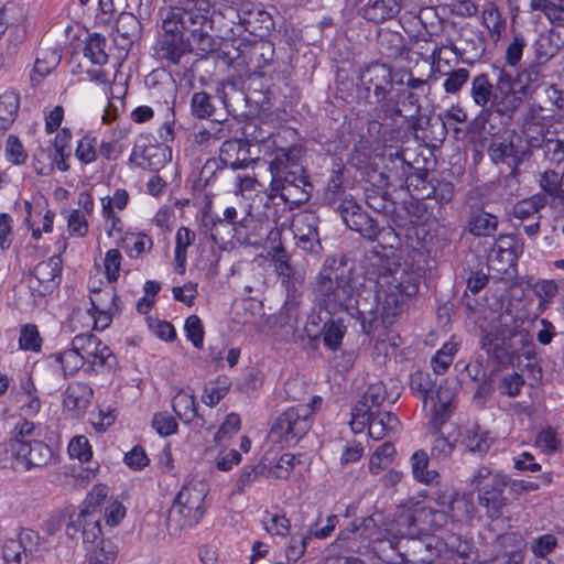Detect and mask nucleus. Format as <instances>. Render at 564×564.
<instances>
[{
	"instance_id": "1",
	"label": "nucleus",
	"mask_w": 564,
	"mask_h": 564,
	"mask_svg": "<svg viewBox=\"0 0 564 564\" xmlns=\"http://www.w3.org/2000/svg\"><path fill=\"white\" fill-rule=\"evenodd\" d=\"M161 14L163 34L158 40L155 55L163 66H174L177 76L186 77L192 73L189 55L194 47L200 56H207L217 51V41L209 30L175 6Z\"/></svg>"
},
{
	"instance_id": "2",
	"label": "nucleus",
	"mask_w": 564,
	"mask_h": 564,
	"mask_svg": "<svg viewBox=\"0 0 564 564\" xmlns=\"http://www.w3.org/2000/svg\"><path fill=\"white\" fill-rule=\"evenodd\" d=\"M367 273L376 282L377 297L383 308L395 315L406 299L415 296L424 271L413 263H399L394 256L371 251L367 257Z\"/></svg>"
},
{
	"instance_id": "3",
	"label": "nucleus",
	"mask_w": 564,
	"mask_h": 564,
	"mask_svg": "<svg viewBox=\"0 0 564 564\" xmlns=\"http://www.w3.org/2000/svg\"><path fill=\"white\" fill-rule=\"evenodd\" d=\"M257 19L251 18L238 22V26L243 25L245 31L254 34L260 40L253 43L243 41H226L217 47V58L225 65L231 67H253L263 68L271 64L274 57V44L271 41L263 40L274 28V21L268 12L259 11Z\"/></svg>"
},
{
	"instance_id": "4",
	"label": "nucleus",
	"mask_w": 564,
	"mask_h": 564,
	"mask_svg": "<svg viewBox=\"0 0 564 564\" xmlns=\"http://www.w3.org/2000/svg\"><path fill=\"white\" fill-rule=\"evenodd\" d=\"M357 282L346 260L327 257L316 276V297L327 311H344L355 300Z\"/></svg>"
},
{
	"instance_id": "5",
	"label": "nucleus",
	"mask_w": 564,
	"mask_h": 564,
	"mask_svg": "<svg viewBox=\"0 0 564 564\" xmlns=\"http://www.w3.org/2000/svg\"><path fill=\"white\" fill-rule=\"evenodd\" d=\"M470 486L477 492L478 505L490 521L502 518L512 497L509 494V476L502 471H492L488 466H479L470 479Z\"/></svg>"
},
{
	"instance_id": "6",
	"label": "nucleus",
	"mask_w": 564,
	"mask_h": 564,
	"mask_svg": "<svg viewBox=\"0 0 564 564\" xmlns=\"http://www.w3.org/2000/svg\"><path fill=\"white\" fill-rule=\"evenodd\" d=\"M301 158L302 148L300 145L279 148L272 153V159L269 162L271 174L269 197H276V194L281 193V184L284 187H292L297 183L307 186L310 176L305 174Z\"/></svg>"
},
{
	"instance_id": "7",
	"label": "nucleus",
	"mask_w": 564,
	"mask_h": 564,
	"mask_svg": "<svg viewBox=\"0 0 564 564\" xmlns=\"http://www.w3.org/2000/svg\"><path fill=\"white\" fill-rule=\"evenodd\" d=\"M207 492V485L203 481L186 482L169 511L170 524L175 523L180 529L196 525L205 513L204 501Z\"/></svg>"
},
{
	"instance_id": "8",
	"label": "nucleus",
	"mask_w": 564,
	"mask_h": 564,
	"mask_svg": "<svg viewBox=\"0 0 564 564\" xmlns=\"http://www.w3.org/2000/svg\"><path fill=\"white\" fill-rule=\"evenodd\" d=\"M357 79V97L370 106L387 101L393 90L392 67L386 63L376 61L366 64Z\"/></svg>"
},
{
	"instance_id": "9",
	"label": "nucleus",
	"mask_w": 564,
	"mask_h": 564,
	"mask_svg": "<svg viewBox=\"0 0 564 564\" xmlns=\"http://www.w3.org/2000/svg\"><path fill=\"white\" fill-rule=\"evenodd\" d=\"M344 224L358 232L362 238L375 241L383 235L391 248L399 245V237L392 227H380L378 221L370 217L352 196L346 197L343 203L333 209Z\"/></svg>"
},
{
	"instance_id": "10",
	"label": "nucleus",
	"mask_w": 564,
	"mask_h": 564,
	"mask_svg": "<svg viewBox=\"0 0 564 564\" xmlns=\"http://www.w3.org/2000/svg\"><path fill=\"white\" fill-rule=\"evenodd\" d=\"M500 99H495V105L481 108L479 113L468 122L467 133L481 134L482 132L498 138L497 135L513 121L514 113L519 109L516 99L510 100L500 91Z\"/></svg>"
},
{
	"instance_id": "11",
	"label": "nucleus",
	"mask_w": 564,
	"mask_h": 564,
	"mask_svg": "<svg viewBox=\"0 0 564 564\" xmlns=\"http://www.w3.org/2000/svg\"><path fill=\"white\" fill-rule=\"evenodd\" d=\"M105 497V488H94L89 495L94 502L90 501L89 507H85L77 514L69 517L66 525V535L69 540L78 542L82 539L85 544H88L99 539L102 534L100 525L101 516L97 507Z\"/></svg>"
},
{
	"instance_id": "12",
	"label": "nucleus",
	"mask_w": 564,
	"mask_h": 564,
	"mask_svg": "<svg viewBox=\"0 0 564 564\" xmlns=\"http://www.w3.org/2000/svg\"><path fill=\"white\" fill-rule=\"evenodd\" d=\"M312 410L308 405L290 406L278 415L270 435L290 446L302 440L312 426Z\"/></svg>"
},
{
	"instance_id": "13",
	"label": "nucleus",
	"mask_w": 564,
	"mask_h": 564,
	"mask_svg": "<svg viewBox=\"0 0 564 564\" xmlns=\"http://www.w3.org/2000/svg\"><path fill=\"white\" fill-rule=\"evenodd\" d=\"M543 79L541 65L532 63L513 75L509 69L500 68V91L507 98L516 99L519 108L524 99L531 97L541 86Z\"/></svg>"
},
{
	"instance_id": "14",
	"label": "nucleus",
	"mask_w": 564,
	"mask_h": 564,
	"mask_svg": "<svg viewBox=\"0 0 564 564\" xmlns=\"http://www.w3.org/2000/svg\"><path fill=\"white\" fill-rule=\"evenodd\" d=\"M24 20L22 7L14 2L0 1V41L3 43L8 58L17 55L26 39Z\"/></svg>"
},
{
	"instance_id": "15",
	"label": "nucleus",
	"mask_w": 564,
	"mask_h": 564,
	"mask_svg": "<svg viewBox=\"0 0 564 564\" xmlns=\"http://www.w3.org/2000/svg\"><path fill=\"white\" fill-rule=\"evenodd\" d=\"M375 160H379L381 164L378 170L379 186L404 189L406 175L413 170V164L405 158V150L387 147Z\"/></svg>"
},
{
	"instance_id": "16",
	"label": "nucleus",
	"mask_w": 564,
	"mask_h": 564,
	"mask_svg": "<svg viewBox=\"0 0 564 564\" xmlns=\"http://www.w3.org/2000/svg\"><path fill=\"white\" fill-rule=\"evenodd\" d=\"M487 153L494 164L518 169L531 158L529 138L524 140L516 131H512L509 137L492 138Z\"/></svg>"
},
{
	"instance_id": "17",
	"label": "nucleus",
	"mask_w": 564,
	"mask_h": 564,
	"mask_svg": "<svg viewBox=\"0 0 564 564\" xmlns=\"http://www.w3.org/2000/svg\"><path fill=\"white\" fill-rule=\"evenodd\" d=\"M72 346L80 352L84 361L88 362L96 373L110 372L117 367L116 355L94 334L76 335Z\"/></svg>"
},
{
	"instance_id": "18",
	"label": "nucleus",
	"mask_w": 564,
	"mask_h": 564,
	"mask_svg": "<svg viewBox=\"0 0 564 564\" xmlns=\"http://www.w3.org/2000/svg\"><path fill=\"white\" fill-rule=\"evenodd\" d=\"M62 270L61 254H54L33 268L29 279V289L34 301L52 294L58 288L62 281Z\"/></svg>"
},
{
	"instance_id": "19",
	"label": "nucleus",
	"mask_w": 564,
	"mask_h": 564,
	"mask_svg": "<svg viewBox=\"0 0 564 564\" xmlns=\"http://www.w3.org/2000/svg\"><path fill=\"white\" fill-rule=\"evenodd\" d=\"M518 248L516 243L500 237L487 256L488 269L498 274L501 281H513L518 276Z\"/></svg>"
},
{
	"instance_id": "20",
	"label": "nucleus",
	"mask_w": 564,
	"mask_h": 564,
	"mask_svg": "<svg viewBox=\"0 0 564 564\" xmlns=\"http://www.w3.org/2000/svg\"><path fill=\"white\" fill-rule=\"evenodd\" d=\"M318 225L319 219L314 213L297 215L293 224L296 247L315 258H319L323 252Z\"/></svg>"
},
{
	"instance_id": "21",
	"label": "nucleus",
	"mask_w": 564,
	"mask_h": 564,
	"mask_svg": "<svg viewBox=\"0 0 564 564\" xmlns=\"http://www.w3.org/2000/svg\"><path fill=\"white\" fill-rule=\"evenodd\" d=\"M503 354L506 358L500 360V366L512 365L514 359L524 357L527 360H536V347L533 337L524 328L513 329L506 334L503 330Z\"/></svg>"
},
{
	"instance_id": "22",
	"label": "nucleus",
	"mask_w": 564,
	"mask_h": 564,
	"mask_svg": "<svg viewBox=\"0 0 564 564\" xmlns=\"http://www.w3.org/2000/svg\"><path fill=\"white\" fill-rule=\"evenodd\" d=\"M11 456L19 465L30 470L34 467H44L53 458L52 448L42 441L35 440L29 444H15Z\"/></svg>"
},
{
	"instance_id": "23",
	"label": "nucleus",
	"mask_w": 564,
	"mask_h": 564,
	"mask_svg": "<svg viewBox=\"0 0 564 564\" xmlns=\"http://www.w3.org/2000/svg\"><path fill=\"white\" fill-rule=\"evenodd\" d=\"M94 390L87 383L70 382L63 392L62 405L72 417L78 419L85 414L91 403Z\"/></svg>"
},
{
	"instance_id": "24",
	"label": "nucleus",
	"mask_w": 564,
	"mask_h": 564,
	"mask_svg": "<svg viewBox=\"0 0 564 564\" xmlns=\"http://www.w3.org/2000/svg\"><path fill=\"white\" fill-rule=\"evenodd\" d=\"M380 301L376 294L373 295V301L368 302L357 289L355 300L344 311L360 323L362 333L369 335L378 322V302Z\"/></svg>"
},
{
	"instance_id": "25",
	"label": "nucleus",
	"mask_w": 564,
	"mask_h": 564,
	"mask_svg": "<svg viewBox=\"0 0 564 564\" xmlns=\"http://www.w3.org/2000/svg\"><path fill=\"white\" fill-rule=\"evenodd\" d=\"M345 164L340 158L333 160L332 169L327 178V183L324 189L323 202L325 205L334 209L338 204L343 203L346 197L351 196L346 194L344 186L345 182Z\"/></svg>"
},
{
	"instance_id": "26",
	"label": "nucleus",
	"mask_w": 564,
	"mask_h": 564,
	"mask_svg": "<svg viewBox=\"0 0 564 564\" xmlns=\"http://www.w3.org/2000/svg\"><path fill=\"white\" fill-rule=\"evenodd\" d=\"M496 83H491L487 74L476 75L470 83V97L474 104L480 108L495 105V99H500V68H496Z\"/></svg>"
},
{
	"instance_id": "27",
	"label": "nucleus",
	"mask_w": 564,
	"mask_h": 564,
	"mask_svg": "<svg viewBox=\"0 0 564 564\" xmlns=\"http://www.w3.org/2000/svg\"><path fill=\"white\" fill-rule=\"evenodd\" d=\"M498 216L485 210L481 206H470L464 231L474 237H490L498 229Z\"/></svg>"
},
{
	"instance_id": "28",
	"label": "nucleus",
	"mask_w": 564,
	"mask_h": 564,
	"mask_svg": "<svg viewBox=\"0 0 564 564\" xmlns=\"http://www.w3.org/2000/svg\"><path fill=\"white\" fill-rule=\"evenodd\" d=\"M249 140L234 139L225 141L220 148V160L232 170L247 169L256 161L250 158Z\"/></svg>"
},
{
	"instance_id": "29",
	"label": "nucleus",
	"mask_w": 564,
	"mask_h": 564,
	"mask_svg": "<svg viewBox=\"0 0 564 564\" xmlns=\"http://www.w3.org/2000/svg\"><path fill=\"white\" fill-rule=\"evenodd\" d=\"M118 296L115 292L98 291L90 297V308L88 313L94 318V327L97 330H105L112 322L111 307L107 305V302L111 306H116Z\"/></svg>"
},
{
	"instance_id": "30",
	"label": "nucleus",
	"mask_w": 564,
	"mask_h": 564,
	"mask_svg": "<svg viewBox=\"0 0 564 564\" xmlns=\"http://www.w3.org/2000/svg\"><path fill=\"white\" fill-rule=\"evenodd\" d=\"M494 442L495 437L491 436L490 432L478 423L467 426L460 433V445L464 446L467 452L478 457H484Z\"/></svg>"
},
{
	"instance_id": "31",
	"label": "nucleus",
	"mask_w": 564,
	"mask_h": 564,
	"mask_svg": "<svg viewBox=\"0 0 564 564\" xmlns=\"http://www.w3.org/2000/svg\"><path fill=\"white\" fill-rule=\"evenodd\" d=\"M401 10L398 0H368L358 13L368 22L380 24L394 19Z\"/></svg>"
},
{
	"instance_id": "32",
	"label": "nucleus",
	"mask_w": 564,
	"mask_h": 564,
	"mask_svg": "<svg viewBox=\"0 0 564 564\" xmlns=\"http://www.w3.org/2000/svg\"><path fill=\"white\" fill-rule=\"evenodd\" d=\"M61 54L53 47H40L30 76L32 84H39L61 63Z\"/></svg>"
},
{
	"instance_id": "33",
	"label": "nucleus",
	"mask_w": 564,
	"mask_h": 564,
	"mask_svg": "<svg viewBox=\"0 0 564 564\" xmlns=\"http://www.w3.org/2000/svg\"><path fill=\"white\" fill-rule=\"evenodd\" d=\"M539 185L541 192L538 194H545V198H551V204L564 205V187L563 176L554 170H546L540 174Z\"/></svg>"
},
{
	"instance_id": "34",
	"label": "nucleus",
	"mask_w": 564,
	"mask_h": 564,
	"mask_svg": "<svg viewBox=\"0 0 564 564\" xmlns=\"http://www.w3.org/2000/svg\"><path fill=\"white\" fill-rule=\"evenodd\" d=\"M529 145L531 153L533 150H541L543 156L552 163L560 164L564 161V143L558 139L541 137H530Z\"/></svg>"
},
{
	"instance_id": "35",
	"label": "nucleus",
	"mask_w": 564,
	"mask_h": 564,
	"mask_svg": "<svg viewBox=\"0 0 564 564\" xmlns=\"http://www.w3.org/2000/svg\"><path fill=\"white\" fill-rule=\"evenodd\" d=\"M481 349L486 351L487 356L500 366V360L506 358L503 354V329L500 327H490L485 330L480 338Z\"/></svg>"
},
{
	"instance_id": "36",
	"label": "nucleus",
	"mask_w": 564,
	"mask_h": 564,
	"mask_svg": "<svg viewBox=\"0 0 564 564\" xmlns=\"http://www.w3.org/2000/svg\"><path fill=\"white\" fill-rule=\"evenodd\" d=\"M423 513L424 509L402 513L397 521L399 535L411 540L427 535L426 530L419 525V520Z\"/></svg>"
},
{
	"instance_id": "37",
	"label": "nucleus",
	"mask_w": 564,
	"mask_h": 564,
	"mask_svg": "<svg viewBox=\"0 0 564 564\" xmlns=\"http://www.w3.org/2000/svg\"><path fill=\"white\" fill-rule=\"evenodd\" d=\"M421 95L416 91H412L410 89H399L397 93V101L399 106L402 108V111H406L409 115H404L412 127V129H416V126L420 121L421 115V104H420Z\"/></svg>"
},
{
	"instance_id": "38",
	"label": "nucleus",
	"mask_w": 564,
	"mask_h": 564,
	"mask_svg": "<svg viewBox=\"0 0 564 564\" xmlns=\"http://www.w3.org/2000/svg\"><path fill=\"white\" fill-rule=\"evenodd\" d=\"M195 232L187 227H181L175 236V250H174V260H175V271L178 274H184L186 270V260H187V248L194 243L195 241Z\"/></svg>"
},
{
	"instance_id": "39",
	"label": "nucleus",
	"mask_w": 564,
	"mask_h": 564,
	"mask_svg": "<svg viewBox=\"0 0 564 564\" xmlns=\"http://www.w3.org/2000/svg\"><path fill=\"white\" fill-rule=\"evenodd\" d=\"M549 204L545 194H534L528 198L517 202L511 210L516 219L525 220L534 217Z\"/></svg>"
},
{
	"instance_id": "40",
	"label": "nucleus",
	"mask_w": 564,
	"mask_h": 564,
	"mask_svg": "<svg viewBox=\"0 0 564 564\" xmlns=\"http://www.w3.org/2000/svg\"><path fill=\"white\" fill-rule=\"evenodd\" d=\"M281 193L276 194L291 209L299 208L303 204L307 203L314 191V185L307 180V186H302L301 183L295 184L292 187H284L280 185Z\"/></svg>"
},
{
	"instance_id": "41",
	"label": "nucleus",
	"mask_w": 564,
	"mask_h": 564,
	"mask_svg": "<svg viewBox=\"0 0 564 564\" xmlns=\"http://www.w3.org/2000/svg\"><path fill=\"white\" fill-rule=\"evenodd\" d=\"M430 459L423 449L416 451L411 457L413 477L425 485L437 484L440 474L436 470H429Z\"/></svg>"
},
{
	"instance_id": "42",
	"label": "nucleus",
	"mask_w": 564,
	"mask_h": 564,
	"mask_svg": "<svg viewBox=\"0 0 564 564\" xmlns=\"http://www.w3.org/2000/svg\"><path fill=\"white\" fill-rule=\"evenodd\" d=\"M20 108V96L8 90L0 96V128L7 130L14 122Z\"/></svg>"
},
{
	"instance_id": "43",
	"label": "nucleus",
	"mask_w": 564,
	"mask_h": 564,
	"mask_svg": "<svg viewBox=\"0 0 564 564\" xmlns=\"http://www.w3.org/2000/svg\"><path fill=\"white\" fill-rule=\"evenodd\" d=\"M347 327L341 318L332 317L324 324L322 334L325 348L336 351L340 348Z\"/></svg>"
},
{
	"instance_id": "44",
	"label": "nucleus",
	"mask_w": 564,
	"mask_h": 564,
	"mask_svg": "<svg viewBox=\"0 0 564 564\" xmlns=\"http://www.w3.org/2000/svg\"><path fill=\"white\" fill-rule=\"evenodd\" d=\"M376 530L375 520L364 518L359 523L352 521L347 528L340 530L337 540L340 542H348L355 539L371 540L372 531Z\"/></svg>"
},
{
	"instance_id": "45",
	"label": "nucleus",
	"mask_w": 564,
	"mask_h": 564,
	"mask_svg": "<svg viewBox=\"0 0 564 564\" xmlns=\"http://www.w3.org/2000/svg\"><path fill=\"white\" fill-rule=\"evenodd\" d=\"M50 359H53L54 365L63 371L64 377L76 373L85 364L80 352L73 346L70 349L50 356Z\"/></svg>"
},
{
	"instance_id": "46",
	"label": "nucleus",
	"mask_w": 564,
	"mask_h": 564,
	"mask_svg": "<svg viewBox=\"0 0 564 564\" xmlns=\"http://www.w3.org/2000/svg\"><path fill=\"white\" fill-rule=\"evenodd\" d=\"M406 177L404 189L414 192L417 196H421V198H424L423 194H426L435 178L426 167H416L414 165Z\"/></svg>"
},
{
	"instance_id": "47",
	"label": "nucleus",
	"mask_w": 564,
	"mask_h": 564,
	"mask_svg": "<svg viewBox=\"0 0 564 564\" xmlns=\"http://www.w3.org/2000/svg\"><path fill=\"white\" fill-rule=\"evenodd\" d=\"M107 40L99 33H91L88 35L84 55L89 58L93 64L105 65L107 64L109 56L106 53Z\"/></svg>"
},
{
	"instance_id": "48",
	"label": "nucleus",
	"mask_w": 564,
	"mask_h": 564,
	"mask_svg": "<svg viewBox=\"0 0 564 564\" xmlns=\"http://www.w3.org/2000/svg\"><path fill=\"white\" fill-rule=\"evenodd\" d=\"M311 540L312 539L307 531L293 533L284 547L285 561L289 564H299L304 556Z\"/></svg>"
},
{
	"instance_id": "49",
	"label": "nucleus",
	"mask_w": 564,
	"mask_h": 564,
	"mask_svg": "<svg viewBox=\"0 0 564 564\" xmlns=\"http://www.w3.org/2000/svg\"><path fill=\"white\" fill-rule=\"evenodd\" d=\"M237 210L235 207H227L224 212V218L213 217L206 215L203 219V224L207 230L210 231V237L217 241V237L220 234V228L226 227V221L232 225L234 229L237 230V226L245 227V220L236 221Z\"/></svg>"
},
{
	"instance_id": "50",
	"label": "nucleus",
	"mask_w": 564,
	"mask_h": 564,
	"mask_svg": "<svg viewBox=\"0 0 564 564\" xmlns=\"http://www.w3.org/2000/svg\"><path fill=\"white\" fill-rule=\"evenodd\" d=\"M34 423L25 419L20 420L11 432L10 440L4 444V451L13 455V447L15 444H29L34 442Z\"/></svg>"
},
{
	"instance_id": "51",
	"label": "nucleus",
	"mask_w": 564,
	"mask_h": 564,
	"mask_svg": "<svg viewBox=\"0 0 564 564\" xmlns=\"http://www.w3.org/2000/svg\"><path fill=\"white\" fill-rule=\"evenodd\" d=\"M116 32L127 44H131L140 36L141 23L134 14L122 12L116 21Z\"/></svg>"
},
{
	"instance_id": "52",
	"label": "nucleus",
	"mask_w": 564,
	"mask_h": 564,
	"mask_svg": "<svg viewBox=\"0 0 564 564\" xmlns=\"http://www.w3.org/2000/svg\"><path fill=\"white\" fill-rule=\"evenodd\" d=\"M231 382L228 377H218L205 384L202 401L208 405L214 406L228 393Z\"/></svg>"
},
{
	"instance_id": "53",
	"label": "nucleus",
	"mask_w": 564,
	"mask_h": 564,
	"mask_svg": "<svg viewBox=\"0 0 564 564\" xmlns=\"http://www.w3.org/2000/svg\"><path fill=\"white\" fill-rule=\"evenodd\" d=\"M175 414L185 423H191L197 416V402L193 394L177 393L173 399Z\"/></svg>"
},
{
	"instance_id": "54",
	"label": "nucleus",
	"mask_w": 564,
	"mask_h": 564,
	"mask_svg": "<svg viewBox=\"0 0 564 564\" xmlns=\"http://www.w3.org/2000/svg\"><path fill=\"white\" fill-rule=\"evenodd\" d=\"M435 382L432 375L427 371L417 370L410 376V389L426 405L431 394H433Z\"/></svg>"
},
{
	"instance_id": "55",
	"label": "nucleus",
	"mask_w": 564,
	"mask_h": 564,
	"mask_svg": "<svg viewBox=\"0 0 564 564\" xmlns=\"http://www.w3.org/2000/svg\"><path fill=\"white\" fill-rule=\"evenodd\" d=\"M216 107L213 97L206 91H195L191 97V113L196 119H209L214 116Z\"/></svg>"
},
{
	"instance_id": "56",
	"label": "nucleus",
	"mask_w": 564,
	"mask_h": 564,
	"mask_svg": "<svg viewBox=\"0 0 564 564\" xmlns=\"http://www.w3.org/2000/svg\"><path fill=\"white\" fill-rule=\"evenodd\" d=\"M334 311H327L323 307L318 312H312L307 316L306 324L304 326V332L310 340H318L323 334L324 324L328 322L333 316Z\"/></svg>"
},
{
	"instance_id": "57",
	"label": "nucleus",
	"mask_w": 564,
	"mask_h": 564,
	"mask_svg": "<svg viewBox=\"0 0 564 564\" xmlns=\"http://www.w3.org/2000/svg\"><path fill=\"white\" fill-rule=\"evenodd\" d=\"M262 523L265 531L272 535L285 538L290 534L291 522L284 512L271 513L265 511Z\"/></svg>"
},
{
	"instance_id": "58",
	"label": "nucleus",
	"mask_w": 564,
	"mask_h": 564,
	"mask_svg": "<svg viewBox=\"0 0 564 564\" xmlns=\"http://www.w3.org/2000/svg\"><path fill=\"white\" fill-rule=\"evenodd\" d=\"M166 149L167 148L161 143L148 148L144 153L138 154V159H141V161H137V164L142 169L156 170L165 162Z\"/></svg>"
},
{
	"instance_id": "59",
	"label": "nucleus",
	"mask_w": 564,
	"mask_h": 564,
	"mask_svg": "<svg viewBox=\"0 0 564 564\" xmlns=\"http://www.w3.org/2000/svg\"><path fill=\"white\" fill-rule=\"evenodd\" d=\"M395 454L394 445L390 442H384L379 445L372 454L369 462V470L371 474H379V471L386 468L391 462Z\"/></svg>"
},
{
	"instance_id": "60",
	"label": "nucleus",
	"mask_w": 564,
	"mask_h": 564,
	"mask_svg": "<svg viewBox=\"0 0 564 564\" xmlns=\"http://www.w3.org/2000/svg\"><path fill=\"white\" fill-rule=\"evenodd\" d=\"M42 338L37 326L25 324L20 329L19 348L25 351L39 352L42 348Z\"/></svg>"
},
{
	"instance_id": "61",
	"label": "nucleus",
	"mask_w": 564,
	"mask_h": 564,
	"mask_svg": "<svg viewBox=\"0 0 564 564\" xmlns=\"http://www.w3.org/2000/svg\"><path fill=\"white\" fill-rule=\"evenodd\" d=\"M454 192L455 187L452 182L435 177L430 189L426 194H423V197L435 199L440 205H444L453 199Z\"/></svg>"
},
{
	"instance_id": "62",
	"label": "nucleus",
	"mask_w": 564,
	"mask_h": 564,
	"mask_svg": "<svg viewBox=\"0 0 564 564\" xmlns=\"http://www.w3.org/2000/svg\"><path fill=\"white\" fill-rule=\"evenodd\" d=\"M96 544L89 553V557L97 561V558L101 562V564H112L118 554V547L111 540H105L99 536L97 541L93 544Z\"/></svg>"
},
{
	"instance_id": "63",
	"label": "nucleus",
	"mask_w": 564,
	"mask_h": 564,
	"mask_svg": "<svg viewBox=\"0 0 564 564\" xmlns=\"http://www.w3.org/2000/svg\"><path fill=\"white\" fill-rule=\"evenodd\" d=\"M32 555L26 553L21 543L15 540H8L2 547L4 564H29Z\"/></svg>"
},
{
	"instance_id": "64",
	"label": "nucleus",
	"mask_w": 564,
	"mask_h": 564,
	"mask_svg": "<svg viewBox=\"0 0 564 564\" xmlns=\"http://www.w3.org/2000/svg\"><path fill=\"white\" fill-rule=\"evenodd\" d=\"M98 155L97 152V139L89 134L84 135L78 142L75 150V156L83 164H90L96 161Z\"/></svg>"
}]
</instances>
